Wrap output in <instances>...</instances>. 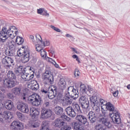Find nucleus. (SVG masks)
Instances as JSON below:
<instances>
[{
    "label": "nucleus",
    "mask_w": 130,
    "mask_h": 130,
    "mask_svg": "<svg viewBox=\"0 0 130 130\" xmlns=\"http://www.w3.org/2000/svg\"><path fill=\"white\" fill-rule=\"evenodd\" d=\"M64 124V121L61 119H56L53 122V125L54 126L57 127H62Z\"/></svg>",
    "instance_id": "412c9836"
},
{
    "label": "nucleus",
    "mask_w": 130,
    "mask_h": 130,
    "mask_svg": "<svg viewBox=\"0 0 130 130\" xmlns=\"http://www.w3.org/2000/svg\"><path fill=\"white\" fill-rule=\"evenodd\" d=\"M29 88L33 90V91H37L39 89V84L38 83H36L34 85H31L29 86Z\"/></svg>",
    "instance_id": "79ce46f5"
},
{
    "label": "nucleus",
    "mask_w": 130,
    "mask_h": 130,
    "mask_svg": "<svg viewBox=\"0 0 130 130\" xmlns=\"http://www.w3.org/2000/svg\"><path fill=\"white\" fill-rule=\"evenodd\" d=\"M55 111L56 114L59 115L60 114H62V112H63V109H62V108L59 106L56 107L55 109Z\"/></svg>",
    "instance_id": "f704fd0d"
},
{
    "label": "nucleus",
    "mask_w": 130,
    "mask_h": 130,
    "mask_svg": "<svg viewBox=\"0 0 130 130\" xmlns=\"http://www.w3.org/2000/svg\"><path fill=\"white\" fill-rule=\"evenodd\" d=\"M42 78L46 84H48V85L53 84L54 79L53 78V75H52L50 71H46L43 74Z\"/></svg>",
    "instance_id": "20e7f679"
},
{
    "label": "nucleus",
    "mask_w": 130,
    "mask_h": 130,
    "mask_svg": "<svg viewBox=\"0 0 130 130\" xmlns=\"http://www.w3.org/2000/svg\"><path fill=\"white\" fill-rule=\"evenodd\" d=\"M73 107L75 110L77 111L78 113H81V112H82V111H81V108H80V106H79L78 104L74 103L73 104Z\"/></svg>",
    "instance_id": "58836bf2"
},
{
    "label": "nucleus",
    "mask_w": 130,
    "mask_h": 130,
    "mask_svg": "<svg viewBox=\"0 0 130 130\" xmlns=\"http://www.w3.org/2000/svg\"><path fill=\"white\" fill-rule=\"evenodd\" d=\"M38 14L39 15H42V16H45L48 17L49 16V13H47V11L45 10L44 8H40L37 10Z\"/></svg>",
    "instance_id": "a878e982"
},
{
    "label": "nucleus",
    "mask_w": 130,
    "mask_h": 130,
    "mask_svg": "<svg viewBox=\"0 0 130 130\" xmlns=\"http://www.w3.org/2000/svg\"><path fill=\"white\" fill-rule=\"evenodd\" d=\"M7 96L9 99H13L14 98V94L13 93H8Z\"/></svg>",
    "instance_id": "4d7b16f0"
},
{
    "label": "nucleus",
    "mask_w": 130,
    "mask_h": 130,
    "mask_svg": "<svg viewBox=\"0 0 130 130\" xmlns=\"http://www.w3.org/2000/svg\"><path fill=\"white\" fill-rule=\"evenodd\" d=\"M40 125V123L38 121H32L31 123H29V126H30V127H33L34 128L39 127Z\"/></svg>",
    "instance_id": "72a5a7b5"
},
{
    "label": "nucleus",
    "mask_w": 130,
    "mask_h": 130,
    "mask_svg": "<svg viewBox=\"0 0 130 130\" xmlns=\"http://www.w3.org/2000/svg\"><path fill=\"white\" fill-rule=\"evenodd\" d=\"M15 43L17 45H22L24 43V39L20 36L16 37Z\"/></svg>",
    "instance_id": "2f4dec72"
},
{
    "label": "nucleus",
    "mask_w": 130,
    "mask_h": 130,
    "mask_svg": "<svg viewBox=\"0 0 130 130\" xmlns=\"http://www.w3.org/2000/svg\"><path fill=\"white\" fill-rule=\"evenodd\" d=\"M41 92H42V93H45V94H47V93H48V90H45L44 89H43V90H41Z\"/></svg>",
    "instance_id": "338daca9"
},
{
    "label": "nucleus",
    "mask_w": 130,
    "mask_h": 130,
    "mask_svg": "<svg viewBox=\"0 0 130 130\" xmlns=\"http://www.w3.org/2000/svg\"><path fill=\"white\" fill-rule=\"evenodd\" d=\"M7 45L8 46L10 50H11L7 51V55H8V56H13L14 54L12 52V50H14L16 47L15 42L13 41H7Z\"/></svg>",
    "instance_id": "4468645a"
},
{
    "label": "nucleus",
    "mask_w": 130,
    "mask_h": 130,
    "mask_svg": "<svg viewBox=\"0 0 130 130\" xmlns=\"http://www.w3.org/2000/svg\"><path fill=\"white\" fill-rule=\"evenodd\" d=\"M58 84L60 87L61 90H64L67 88V82H66V80L63 78H61Z\"/></svg>",
    "instance_id": "393cba45"
},
{
    "label": "nucleus",
    "mask_w": 130,
    "mask_h": 130,
    "mask_svg": "<svg viewBox=\"0 0 130 130\" xmlns=\"http://www.w3.org/2000/svg\"><path fill=\"white\" fill-rule=\"evenodd\" d=\"M96 130H106V127L101 124H98L95 126Z\"/></svg>",
    "instance_id": "ea45409f"
},
{
    "label": "nucleus",
    "mask_w": 130,
    "mask_h": 130,
    "mask_svg": "<svg viewBox=\"0 0 130 130\" xmlns=\"http://www.w3.org/2000/svg\"><path fill=\"white\" fill-rule=\"evenodd\" d=\"M17 108L22 113H28L29 112V108L28 105L24 103H20L17 105Z\"/></svg>",
    "instance_id": "9b49d317"
},
{
    "label": "nucleus",
    "mask_w": 130,
    "mask_h": 130,
    "mask_svg": "<svg viewBox=\"0 0 130 130\" xmlns=\"http://www.w3.org/2000/svg\"><path fill=\"white\" fill-rule=\"evenodd\" d=\"M4 99V93L0 92V100Z\"/></svg>",
    "instance_id": "0e129e2a"
},
{
    "label": "nucleus",
    "mask_w": 130,
    "mask_h": 130,
    "mask_svg": "<svg viewBox=\"0 0 130 130\" xmlns=\"http://www.w3.org/2000/svg\"><path fill=\"white\" fill-rule=\"evenodd\" d=\"M87 91H89L90 94H93L94 92V89H93L91 86L89 85L87 86Z\"/></svg>",
    "instance_id": "864d4df0"
},
{
    "label": "nucleus",
    "mask_w": 130,
    "mask_h": 130,
    "mask_svg": "<svg viewBox=\"0 0 130 130\" xmlns=\"http://www.w3.org/2000/svg\"><path fill=\"white\" fill-rule=\"evenodd\" d=\"M99 122L101 123H103V124H104L105 126H107V127H111V123H110V122L107 121V119L105 117H102L100 118L99 120Z\"/></svg>",
    "instance_id": "b1692460"
},
{
    "label": "nucleus",
    "mask_w": 130,
    "mask_h": 130,
    "mask_svg": "<svg viewBox=\"0 0 130 130\" xmlns=\"http://www.w3.org/2000/svg\"><path fill=\"white\" fill-rule=\"evenodd\" d=\"M36 84H37V81H36V80H31L30 81V82L29 83V84H28L27 87H28V88H30V86H34Z\"/></svg>",
    "instance_id": "3c124183"
},
{
    "label": "nucleus",
    "mask_w": 130,
    "mask_h": 130,
    "mask_svg": "<svg viewBox=\"0 0 130 130\" xmlns=\"http://www.w3.org/2000/svg\"><path fill=\"white\" fill-rule=\"evenodd\" d=\"M90 101L92 104H96V103H98V98L96 95H92L91 97L89 98Z\"/></svg>",
    "instance_id": "c9c22d12"
},
{
    "label": "nucleus",
    "mask_w": 130,
    "mask_h": 130,
    "mask_svg": "<svg viewBox=\"0 0 130 130\" xmlns=\"http://www.w3.org/2000/svg\"><path fill=\"white\" fill-rule=\"evenodd\" d=\"M13 115L8 111H5L3 113H0V122H4L7 119H12Z\"/></svg>",
    "instance_id": "6e6552de"
},
{
    "label": "nucleus",
    "mask_w": 130,
    "mask_h": 130,
    "mask_svg": "<svg viewBox=\"0 0 130 130\" xmlns=\"http://www.w3.org/2000/svg\"><path fill=\"white\" fill-rule=\"evenodd\" d=\"M72 129V127L71 126L66 124L64 123V125L61 128V130H71Z\"/></svg>",
    "instance_id": "c03bdc74"
},
{
    "label": "nucleus",
    "mask_w": 130,
    "mask_h": 130,
    "mask_svg": "<svg viewBox=\"0 0 130 130\" xmlns=\"http://www.w3.org/2000/svg\"><path fill=\"white\" fill-rule=\"evenodd\" d=\"M107 110L111 112L114 111V106L110 103H108L106 106H103L102 113L103 116L106 117L107 116Z\"/></svg>",
    "instance_id": "423d86ee"
},
{
    "label": "nucleus",
    "mask_w": 130,
    "mask_h": 130,
    "mask_svg": "<svg viewBox=\"0 0 130 130\" xmlns=\"http://www.w3.org/2000/svg\"><path fill=\"white\" fill-rule=\"evenodd\" d=\"M12 92L15 95H19L21 92V89L19 88L15 87L12 89Z\"/></svg>",
    "instance_id": "a19ab883"
},
{
    "label": "nucleus",
    "mask_w": 130,
    "mask_h": 130,
    "mask_svg": "<svg viewBox=\"0 0 130 130\" xmlns=\"http://www.w3.org/2000/svg\"><path fill=\"white\" fill-rule=\"evenodd\" d=\"M50 106V104L48 101H45L43 104V107L42 108H44V109H46V108H48Z\"/></svg>",
    "instance_id": "49530a36"
},
{
    "label": "nucleus",
    "mask_w": 130,
    "mask_h": 130,
    "mask_svg": "<svg viewBox=\"0 0 130 130\" xmlns=\"http://www.w3.org/2000/svg\"><path fill=\"white\" fill-rule=\"evenodd\" d=\"M79 102L82 104L83 103H88L89 101L88 98L86 97V95H81L79 99Z\"/></svg>",
    "instance_id": "473e14b6"
},
{
    "label": "nucleus",
    "mask_w": 130,
    "mask_h": 130,
    "mask_svg": "<svg viewBox=\"0 0 130 130\" xmlns=\"http://www.w3.org/2000/svg\"><path fill=\"white\" fill-rule=\"evenodd\" d=\"M100 103H101V111H102V107L103 106H106V105L107 104V102L104 101V100L101 99L100 100Z\"/></svg>",
    "instance_id": "a18cd8bd"
},
{
    "label": "nucleus",
    "mask_w": 130,
    "mask_h": 130,
    "mask_svg": "<svg viewBox=\"0 0 130 130\" xmlns=\"http://www.w3.org/2000/svg\"><path fill=\"white\" fill-rule=\"evenodd\" d=\"M29 39H30V40H31V41H32L34 44V43H35V42H36V41H35V40H34V36H33V35H30V36H29Z\"/></svg>",
    "instance_id": "680f3d73"
},
{
    "label": "nucleus",
    "mask_w": 130,
    "mask_h": 130,
    "mask_svg": "<svg viewBox=\"0 0 130 130\" xmlns=\"http://www.w3.org/2000/svg\"><path fill=\"white\" fill-rule=\"evenodd\" d=\"M88 118L91 123H95L97 120V113L90 111L88 114Z\"/></svg>",
    "instance_id": "f3484780"
},
{
    "label": "nucleus",
    "mask_w": 130,
    "mask_h": 130,
    "mask_svg": "<svg viewBox=\"0 0 130 130\" xmlns=\"http://www.w3.org/2000/svg\"><path fill=\"white\" fill-rule=\"evenodd\" d=\"M18 56H22L21 60L24 63L28 62L30 59V53L25 47L20 48L17 52Z\"/></svg>",
    "instance_id": "7ed1b4c3"
},
{
    "label": "nucleus",
    "mask_w": 130,
    "mask_h": 130,
    "mask_svg": "<svg viewBox=\"0 0 130 130\" xmlns=\"http://www.w3.org/2000/svg\"><path fill=\"white\" fill-rule=\"evenodd\" d=\"M17 32L18 29L15 26H10L9 29L4 27L0 32V38L2 42H5L9 37L14 39L17 36Z\"/></svg>",
    "instance_id": "f257e3e1"
},
{
    "label": "nucleus",
    "mask_w": 130,
    "mask_h": 130,
    "mask_svg": "<svg viewBox=\"0 0 130 130\" xmlns=\"http://www.w3.org/2000/svg\"><path fill=\"white\" fill-rule=\"evenodd\" d=\"M66 111L67 114L70 116V117H75L76 115L75 110L72 107H68L66 109Z\"/></svg>",
    "instance_id": "aec40b11"
},
{
    "label": "nucleus",
    "mask_w": 130,
    "mask_h": 130,
    "mask_svg": "<svg viewBox=\"0 0 130 130\" xmlns=\"http://www.w3.org/2000/svg\"><path fill=\"white\" fill-rule=\"evenodd\" d=\"M21 78L25 82H28L29 81H31V80L34 78V74H30L26 73V72H23L21 75Z\"/></svg>",
    "instance_id": "a211bd4d"
},
{
    "label": "nucleus",
    "mask_w": 130,
    "mask_h": 130,
    "mask_svg": "<svg viewBox=\"0 0 130 130\" xmlns=\"http://www.w3.org/2000/svg\"><path fill=\"white\" fill-rule=\"evenodd\" d=\"M87 92H88V86L84 84H81L80 85V92L84 94H87Z\"/></svg>",
    "instance_id": "c756f323"
},
{
    "label": "nucleus",
    "mask_w": 130,
    "mask_h": 130,
    "mask_svg": "<svg viewBox=\"0 0 130 130\" xmlns=\"http://www.w3.org/2000/svg\"><path fill=\"white\" fill-rule=\"evenodd\" d=\"M54 92L56 93V86H54V85L50 86L48 88V97L49 99H53L55 95H54Z\"/></svg>",
    "instance_id": "2eb2a0df"
},
{
    "label": "nucleus",
    "mask_w": 130,
    "mask_h": 130,
    "mask_svg": "<svg viewBox=\"0 0 130 130\" xmlns=\"http://www.w3.org/2000/svg\"><path fill=\"white\" fill-rule=\"evenodd\" d=\"M80 74L81 73L80 72V71H79V69H75L74 72V76L75 77H76V78H78Z\"/></svg>",
    "instance_id": "5fc2aeb1"
},
{
    "label": "nucleus",
    "mask_w": 130,
    "mask_h": 130,
    "mask_svg": "<svg viewBox=\"0 0 130 130\" xmlns=\"http://www.w3.org/2000/svg\"><path fill=\"white\" fill-rule=\"evenodd\" d=\"M81 107L84 108V109H87V108L89 107V102H87V103L81 104Z\"/></svg>",
    "instance_id": "603ef678"
},
{
    "label": "nucleus",
    "mask_w": 130,
    "mask_h": 130,
    "mask_svg": "<svg viewBox=\"0 0 130 130\" xmlns=\"http://www.w3.org/2000/svg\"><path fill=\"white\" fill-rule=\"evenodd\" d=\"M113 95L114 97H117L118 96V90L115 91L113 92Z\"/></svg>",
    "instance_id": "052dcab7"
},
{
    "label": "nucleus",
    "mask_w": 130,
    "mask_h": 130,
    "mask_svg": "<svg viewBox=\"0 0 130 130\" xmlns=\"http://www.w3.org/2000/svg\"><path fill=\"white\" fill-rule=\"evenodd\" d=\"M36 42L37 44H42V38H41V36L39 34L36 35Z\"/></svg>",
    "instance_id": "4c0bfd02"
},
{
    "label": "nucleus",
    "mask_w": 130,
    "mask_h": 130,
    "mask_svg": "<svg viewBox=\"0 0 130 130\" xmlns=\"http://www.w3.org/2000/svg\"><path fill=\"white\" fill-rule=\"evenodd\" d=\"M68 90L69 91L68 94L72 97V98H74V99H77L78 97H79V91L77 89L74 88L73 86H70L68 88ZM71 91V92H70Z\"/></svg>",
    "instance_id": "ddd939ff"
},
{
    "label": "nucleus",
    "mask_w": 130,
    "mask_h": 130,
    "mask_svg": "<svg viewBox=\"0 0 130 130\" xmlns=\"http://www.w3.org/2000/svg\"><path fill=\"white\" fill-rule=\"evenodd\" d=\"M49 55L51 56L52 57H55V52L54 51L52 50H50L49 51Z\"/></svg>",
    "instance_id": "6e6d98bb"
},
{
    "label": "nucleus",
    "mask_w": 130,
    "mask_h": 130,
    "mask_svg": "<svg viewBox=\"0 0 130 130\" xmlns=\"http://www.w3.org/2000/svg\"><path fill=\"white\" fill-rule=\"evenodd\" d=\"M28 100L31 102V104L33 106H39V105H40V96L36 93H34L29 96Z\"/></svg>",
    "instance_id": "39448f33"
},
{
    "label": "nucleus",
    "mask_w": 130,
    "mask_h": 130,
    "mask_svg": "<svg viewBox=\"0 0 130 130\" xmlns=\"http://www.w3.org/2000/svg\"><path fill=\"white\" fill-rule=\"evenodd\" d=\"M5 104V107H6L7 109H8V110H11V109L14 107V104L11 100L6 101Z\"/></svg>",
    "instance_id": "cd10ccee"
},
{
    "label": "nucleus",
    "mask_w": 130,
    "mask_h": 130,
    "mask_svg": "<svg viewBox=\"0 0 130 130\" xmlns=\"http://www.w3.org/2000/svg\"><path fill=\"white\" fill-rule=\"evenodd\" d=\"M16 115L19 120H21V121H24V120H25L26 117H25V115H24V114H22L21 112H17L16 113Z\"/></svg>",
    "instance_id": "e433bc0d"
},
{
    "label": "nucleus",
    "mask_w": 130,
    "mask_h": 130,
    "mask_svg": "<svg viewBox=\"0 0 130 130\" xmlns=\"http://www.w3.org/2000/svg\"><path fill=\"white\" fill-rule=\"evenodd\" d=\"M42 44H43L44 47H45V46H49V45H50V41L48 40H45L44 41L42 42Z\"/></svg>",
    "instance_id": "37998d69"
},
{
    "label": "nucleus",
    "mask_w": 130,
    "mask_h": 130,
    "mask_svg": "<svg viewBox=\"0 0 130 130\" xmlns=\"http://www.w3.org/2000/svg\"><path fill=\"white\" fill-rule=\"evenodd\" d=\"M52 115V112L51 111V110L44 109V108H42L40 116L41 119H47V118L51 117Z\"/></svg>",
    "instance_id": "0eeeda50"
},
{
    "label": "nucleus",
    "mask_w": 130,
    "mask_h": 130,
    "mask_svg": "<svg viewBox=\"0 0 130 130\" xmlns=\"http://www.w3.org/2000/svg\"><path fill=\"white\" fill-rule=\"evenodd\" d=\"M50 28H51V29H52L54 31H56V32H58L59 33H60V32H61V30H60V29H59L52 25H50Z\"/></svg>",
    "instance_id": "09e8293b"
},
{
    "label": "nucleus",
    "mask_w": 130,
    "mask_h": 130,
    "mask_svg": "<svg viewBox=\"0 0 130 130\" xmlns=\"http://www.w3.org/2000/svg\"><path fill=\"white\" fill-rule=\"evenodd\" d=\"M7 78L4 80V84L5 87L8 88H13L15 87V83H16V76L12 71H9L7 75Z\"/></svg>",
    "instance_id": "f03ea898"
},
{
    "label": "nucleus",
    "mask_w": 130,
    "mask_h": 130,
    "mask_svg": "<svg viewBox=\"0 0 130 130\" xmlns=\"http://www.w3.org/2000/svg\"><path fill=\"white\" fill-rule=\"evenodd\" d=\"M2 62L3 64H6L9 68L15 64V60H14V59L9 56H5V57L2 59Z\"/></svg>",
    "instance_id": "f8f14e48"
},
{
    "label": "nucleus",
    "mask_w": 130,
    "mask_h": 130,
    "mask_svg": "<svg viewBox=\"0 0 130 130\" xmlns=\"http://www.w3.org/2000/svg\"><path fill=\"white\" fill-rule=\"evenodd\" d=\"M76 119L78 122L82 124H86V123H87V118L83 115L77 114L76 117Z\"/></svg>",
    "instance_id": "6ab92c4d"
},
{
    "label": "nucleus",
    "mask_w": 130,
    "mask_h": 130,
    "mask_svg": "<svg viewBox=\"0 0 130 130\" xmlns=\"http://www.w3.org/2000/svg\"><path fill=\"white\" fill-rule=\"evenodd\" d=\"M61 117L62 118L63 120H66V121H70V120H71V118L68 117L66 114L62 115Z\"/></svg>",
    "instance_id": "de8ad7c7"
},
{
    "label": "nucleus",
    "mask_w": 130,
    "mask_h": 130,
    "mask_svg": "<svg viewBox=\"0 0 130 130\" xmlns=\"http://www.w3.org/2000/svg\"><path fill=\"white\" fill-rule=\"evenodd\" d=\"M54 63H53V64H54V67L55 68H56V69H60V67H59V65H58V64L56 62H55V61H54Z\"/></svg>",
    "instance_id": "13d9d810"
},
{
    "label": "nucleus",
    "mask_w": 130,
    "mask_h": 130,
    "mask_svg": "<svg viewBox=\"0 0 130 130\" xmlns=\"http://www.w3.org/2000/svg\"><path fill=\"white\" fill-rule=\"evenodd\" d=\"M61 103L62 104V105H63V106H66L67 105H70V104H72V103H73V100L69 97H66L61 100Z\"/></svg>",
    "instance_id": "5701e85b"
},
{
    "label": "nucleus",
    "mask_w": 130,
    "mask_h": 130,
    "mask_svg": "<svg viewBox=\"0 0 130 130\" xmlns=\"http://www.w3.org/2000/svg\"><path fill=\"white\" fill-rule=\"evenodd\" d=\"M66 36L67 38H71V37H72V36L70 34H67L66 35Z\"/></svg>",
    "instance_id": "774afa93"
},
{
    "label": "nucleus",
    "mask_w": 130,
    "mask_h": 130,
    "mask_svg": "<svg viewBox=\"0 0 130 130\" xmlns=\"http://www.w3.org/2000/svg\"><path fill=\"white\" fill-rule=\"evenodd\" d=\"M34 44L35 46L37 51H38V52L41 51L42 50H43V48H44V47L42 44H37V43L35 42Z\"/></svg>",
    "instance_id": "c85d7f7f"
},
{
    "label": "nucleus",
    "mask_w": 130,
    "mask_h": 130,
    "mask_svg": "<svg viewBox=\"0 0 130 130\" xmlns=\"http://www.w3.org/2000/svg\"><path fill=\"white\" fill-rule=\"evenodd\" d=\"M109 115L113 122H115V123H117V124L120 123L121 120L120 119V114H119V112H114L110 113Z\"/></svg>",
    "instance_id": "1a4fd4ad"
},
{
    "label": "nucleus",
    "mask_w": 130,
    "mask_h": 130,
    "mask_svg": "<svg viewBox=\"0 0 130 130\" xmlns=\"http://www.w3.org/2000/svg\"><path fill=\"white\" fill-rule=\"evenodd\" d=\"M40 52L41 56L42 57H43V58H45V57H46V51H45L44 49L42 50V51H40Z\"/></svg>",
    "instance_id": "8fccbe9b"
},
{
    "label": "nucleus",
    "mask_w": 130,
    "mask_h": 130,
    "mask_svg": "<svg viewBox=\"0 0 130 130\" xmlns=\"http://www.w3.org/2000/svg\"><path fill=\"white\" fill-rule=\"evenodd\" d=\"M93 110L95 113H98L100 112V103L93 104L92 105Z\"/></svg>",
    "instance_id": "bb28decb"
},
{
    "label": "nucleus",
    "mask_w": 130,
    "mask_h": 130,
    "mask_svg": "<svg viewBox=\"0 0 130 130\" xmlns=\"http://www.w3.org/2000/svg\"><path fill=\"white\" fill-rule=\"evenodd\" d=\"M72 126L75 130H85L83 125L78 121L74 122L72 123Z\"/></svg>",
    "instance_id": "4be33fe9"
},
{
    "label": "nucleus",
    "mask_w": 130,
    "mask_h": 130,
    "mask_svg": "<svg viewBox=\"0 0 130 130\" xmlns=\"http://www.w3.org/2000/svg\"><path fill=\"white\" fill-rule=\"evenodd\" d=\"M18 69L19 71H23V70H24V68L23 67V66H19Z\"/></svg>",
    "instance_id": "69168bd1"
},
{
    "label": "nucleus",
    "mask_w": 130,
    "mask_h": 130,
    "mask_svg": "<svg viewBox=\"0 0 130 130\" xmlns=\"http://www.w3.org/2000/svg\"><path fill=\"white\" fill-rule=\"evenodd\" d=\"M10 128L14 130H22L24 129V124L18 121H14L10 125Z\"/></svg>",
    "instance_id": "9d476101"
},
{
    "label": "nucleus",
    "mask_w": 130,
    "mask_h": 130,
    "mask_svg": "<svg viewBox=\"0 0 130 130\" xmlns=\"http://www.w3.org/2000/svg\"><path fill=\"white\" fill-rule=\"evenodd\" d=\"M47 58H48L47 60H48V61H49V62H51V63H53V62H54V60L52 58L48 57H47Z\"/></svg>",
    "instance_id": "e2e57ef3"
},
{
    "label": "nucleus",
    "mask_w": 130,
    "mask_h": 130,
    "mask_svg": "<svg viewBox=\"0 0 130 130\" xmlns=\"http://www.w3.org/2000/svg\"><path fill=\"white\" fill-rule=\"evenodd\" d=\"M71 49H72V51H73V52H75V53H76L77 54H79V53H80V52H79L77 50V49H76L75 48H72Z\"/></svg>",
    "instance_id": "bf43d9fd"
},
{
    "label": "nucleus",
    "mask_w": 130,
    "mask_h": 130,
    "mask_svg": "<svg viewBox=\"0 0 130 130\" xmlns=\"http://www.w3.org/2000/svg\"><path fill=\"white\" fill-rule=\"evenodd\" d=\"M42 130H49V123L47 121H44L42 124Z\"/></svg>",
    "instance_id": "7c9ffc66"
},
{
    "label": "nucleus",
    "mask_w": 130,
    "mask_h": 130,
    "mask_svg": "<svg viewBox=\"0 0 130 130\" xmlns=\"http://www.w3.org/2000/svg\"><path fill=\"white\" fill-rule=\"evenodd\" d=\"M40 114V112L35 108H31L30 109V115L33 119H37Z\"/></svg>",
    "instance_id": "dca6fc26"
}]
</instances>
